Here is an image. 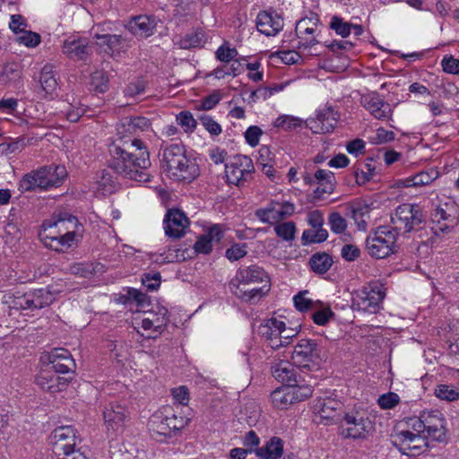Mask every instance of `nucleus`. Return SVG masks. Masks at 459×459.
Returning a JSON list of instances; mask_svg holds the SVG:
<instances>
[{"mask_svg": "<svg viewBox=\"0 0 459 459\" xmlns=\"http://www.w3.org/2000/svg\"><path fill=\"white\" fill-rule=\"evenodd\" d=\"M131 147L134 148V152L114 144L110 150L112 159L109 160V168L126 178L138 182L150 181V175L147 173L151 166L149 152L137 138L131 141Z\"/></svg>", "mask_w": 459, "mask_h": 459, "instance_id": "nucleus-1", "label": "nucleus"}, {"mask_svg": "<svg viewBox=\"0 0 459 459\" xmlns=\"http://www.w3.org/2000/svg\"><path fill=\"white\" fill-rule=\"evenodd\" d=\"M78 219L66 211L55 212L49 220H45L39 233L45 247L63 252L76 241Z\"/></svg>", "mask_w": 459, "mask_h": 459, "instance_id": "nucleus-2", "label": "nucleus"}, {"mask_svg": "<svg viewBox=\"0 0 459 459\" xmlns=\"http://www.w3.org/2000/svg\"><path fill=\"white\" fill-rule=\"evenodd\" d=\"M230 288L238 298L255 302L270 290V278L262 267L253 264L240 268L230 282Z\"/></svg>", "mask_w": 459, "mask_h": 459, "instance_id": "nucleus-3", "label": "nucleus"}, {"mask_svg": "<svg viewBox=\"0 0 459 459\" xmlns=\"http://www.w3.org/2000/svg\"><path fill=\"white\" fill-rule=\"evenodd\" d=\"M161 167L178 181L191 182L198 175L197 165L186 157L185 146L181 144H171L163 150Z\"/></svg>", "mask_w": 459, "mask_h": 459, "instance_id": "nucleus-4", "label": "nucleus"}, {"mask_svg": "<svg viewBox=\"0 0 459 459\" xmlns=\"http://www.w3.org/2000/svg\"><path fill=\"white\" fill-rule=\"evenodd\" d=\"M66 176L64 166H43L37 170L25 174L19 183L21 192L32 191L36 188L47 189L58 186Z\"/></svg>", "mask_w": 459, "mask_h": 459, "instance_id": "nucleus-5", "label": "nucleus"}, {"mask_svg": "<svg viewBox=\"0 0 459 459\" xmlns=\"http://www.w3.org/2000/svg\"><path fill=\"white\" fill-rule=\"evenodd\" d=\"M391 222L394 225L391 228L397 232L407 234L411 231H418L424 228L426 224L425 218L417 204H403L395 209V212L391 217Z\"/></svg>", "mask_w": 459, "mask_h": 459, "instance_id": "nucleus-6", "label": "nucleus"}, {"mask_svg": "<svg viewBox=\"0 0 459 459\" xmlns=\"http://www.w3.org/2000/svg\"><path fill=\"white\" fill-rule=\"evenodd\" d=\"M397 232L389 226H379L366 238L368 253L377 259H382L396 252Z\"/></svg>", "mask_w": 459, "mask_h": 459, "instance_id": "nucleus-7", "label": "nucleus"}, {"mask_svg": "<svg viewBox=\"0 0 459 459\" xmlns=\"http://www.w3.org/2000/svg\"><path fill=\"white\" fill-rule=\"evenodd\" d=\"M385 296V291L377 284L363 287L352 294L351 307L354 309L375 314L379 310Z\"/></svg>", "mask_w": 459, "mask_h": 459, "instance_id": "nucleus-8", "label": "nucleus"}, {"mask_svg": "<svg viewBox=\"0 0 459 459\" xmlns=\"http://www.w3.org/2000/svg\"><path fill=\"white\" fill-rule=\"evenodd\" d=\"M291 359L293 364L299 368L310 370L313 367H316L319 359L317 343L311 339L300 340L294 348Z\"/></svg>", "mask_w": 459, "mask_h": 459, "instance_id": "nucleus-9", "label": "nucleus"}, {"mask_svg": "<svg viewBox=\"0 0 459 459\" xmlns=\"http://www.w3.org/2000/svg\"><path fill=\"white\" fill-rule=\"evenodd\" d=\"M342 421L346 424L342 426L341 434L345 438H366L372 429L371 420L368 418L359 416L358 413H345Z\"/></svg>", "mask_w": 459, "mask_h": 459, "instance_id": "nucleus-10", "label": "nucleus"}, {"mask_svg": "<svg viewBox=\"0 0 459 459\" xmlns=\"http://www.w3.org/2000/svg\"><path fill=\"white\" fill-rule=\"evenodd\" d=\"M254 171L252 160L247 156H235L230 163L225 165V174L230 184L238 186L241 182L247 181Z\"/></svg>", "mask_w": 459, "mask_h": 459, "instance_id": "nucleus-11", "label": "nucleus"}, {"mask_svg": "<svg viewBox=\"0 0 459 459\" xmlns=\"http://www.w3.org/2000/svg\"><path fill=\"white\" fill-rule=\"evenodd\" d=\"M339 118L340 114L329 106L318 110L316 118H309L304 124L314 134H326L334 129Z\"/></svg>", "mask_w": 459, "mask_h": 459, "instance_id": "nucleus-12", "label": "nucleus"}, {"mask_svg": "<svg viewBox=\"0 0 459 459\" xmlns=\"http://www.w3.org/2000/svg\"><path fill=\"white\" fill-rule=\"evenodd\" d=\"M127 409L118 403H109L103 411V419L108 432H122L128 417Z\"/></svg>", "mask_w": 459, "mask_h": 459, "instance_id": "nucleus-13", "label": "nucleus"}, {"mask_svg": "<svg viewBox=\"0 0 459 459\" xmlns=\"http://www.w3.org/2000/svg\"><path fill=\"white\" fill-rule=\"evenodd\" d=\"M48 365L56 373L74 375L75 362L70 351L64 348H55L47 355Z\"/></svg>", "mask_w": 459, "mask_h": 459, "instance_id": "nucleus-14", "label": "nucleus"}, {"mask_svg": "<svg viewBox=\"0 0 459 459\" xmlns=\"http://www.w3.org/2000/svg\"><path fill=\"white\" fill-rule=\"evenodd\" d=\"M361 105L377 119L388 120L392 116V108L378 93L365 94L360 100Z\"/></svg>", "mask_w": 459, "mask_h": 459, "instance_id": "nucleus-15", "label": "nucleus"}, {"mask_svg": "<svg viewBox=\"0 0 459 459\" xmlns=\"http://www.w3.org/2000/svg\"><path fill=\"white\" fill-rule=\"evenodd\" d=\"M255 23L258 31L266 36H275L284 25L283 19L275 11H261Z\"/></svg>", "mask_w": 459, "mask_h": 459, "instance_id": "nucleus-16", "label": "nucleus"}, {"mask_svg": "<svg viewBox=\"0 0 459 459\" xmlns=\"http://www.w3.org/2000/svg\"><path fill=\"white\" fill-rule=\"evenodd\" d=\"M189 221L183 212L178 209L168 211L164 219L165 233L169 237L179 238L185 234Z\"/></svg>", "mask_w": 459, "mask_h": 459, "instance_id": "nucleus-17", "label": "nucleus"}, {"mask_svg": "<svg viewBox=\"0 0 459 459\" xmlns=\"http://www.w3.org/2000/svg\"><path fill=\"white\" fill-rule=\"evenodd\" d=\"M271 372L276 380L283 383L285 385H290L292 383H304L306 381L305 378L298 373L294 365L288 361L281 360L276 363H272Z\"/></svg>", "mask_w": 459, "mask_h": 459, "instance_id": "nucleus-18", "label": "nucleus"}, {"mask_svg": "<svg viewBox=\"0 0 459 459\" xmlns=\"http://www.w3.org/2000/svg\"><path fill=\"white\" fill-rule=\"evenodd\" d=\"M53 450L61 456V451L75 446V432L71 426H61L53 431Z\"/></svg>", "mask_w": 459, "mask_h": 459, "instance_id": "nucleus-19", "label": "nucleus"}, {"mask_svg": "<svg viewBox=\"0 0 459 459\" xmlns=\"http://www.w3.org/2000/svg\"><path fill=\"white\" fill-rule=\"evenodd\" d=\"M426 432L434 440L442 441L446 435L445 420L439 411L425 412Z\"/></svg>", "mask_w": 459, "mask_h": 459, "instance_id": "nucleus-20", "label": "nucleus"}, {"mask_svg": "<svg viewBox=\"0 0 459 459\" xmlns=\"http://www.w3.org/2000/svg\"><path fill=\"white\" fill-rule=\"evenodd\" d=\"M392 443L399 447L400 451L407 454V450H420L425 440L418 434H414L409 430H403L393 436Z\"/></svg>", "mask_w": 459, "mask_h": 459, "instance_id": "nucleus-21", "label": "nucleus"}, {"mask_svg": "<svg viewBox=\"0 0 459 459\" xmlns=\"http://www.w3.org/2000/svg\"><path fill=\"white\" fill-rule=\"evenodd\" d=\"M63 53L70 58L85 60L89 56V46L86 39L70 37L63 44Z\"/></svg>", "mask_w": 459, "mask_h": 459, "instance_id": "nucleus-22", "label": "nucleus"}, {"mask_svg": "<svg viewBox=\"0 0 459 459\" xmlns=\"http://www.w3.org/2000/svg\"><path fill=\"white\" fill-rule=\"evenodd\" d=\"M156 26L155 20L146 16L139 15L134 17L126 25L128 30L136 37L147 38L153 34Z\"/></svg>", "mask_w": 459, "mask_h": 459, "instance_id": "nucleus-23", "label": "nucleus"}, {"mask_svg": "<svg viewBox=\"0 0 459 459\" xmlns=\"http://www.w3.org/2000/svg\"><path fill=\"white\" fill-rule=\"evenodd\" d=\"M342 408V404L341 402L333 399H325L320 403L318 414L322 420H327L326 424L337 423L342 420L343 418L339 412Z\"/></svg>", "mask_w": 459, "mask_h": 459, "instance_id": "nucleus-24", "label": "nucleus"}, {"mask_svg": "<svg viewBox=\"0 0 459 459\" xmlns=\"http://www.w3.org/2000/svg\"><path fill=\"white\" fill-rule=\"evenodd\" d=\"M151 122L143 117H126L121 120L117 127L118 134H136L139 132L148 130Z\"/></svg>", "mask_w": 459, "mask_h": 459, "instance_id": "nucleus-25", "label": "nucleus"}, {"mask_svg": "<svg viewBox=\"0 0 459 459\" xmlns=\"http://www.w3.org/2000/svg\"><path fill=\"white\" fill-rule=\"evenodd\" d=\"M94 38L100 40L98 43L100 47H107L105 52L109 55L113 54L115 51L122 49L125 46V42L126 41V39L121 35L100 33V31H97L94 34Z\"/></svg>", "mask_w": 459, "mask_h": 459, "instance_id": "nucleus-26", "label": "nucleus"}, {"mask_svg": "<svg viewBox=\"0 0 459 459\" xmlns=\"http://www.w3.org/2000/svg\"><path fill=\"white\" fill-rule=\"evenodd\" d=\"M163 414H154L148 422V429L154 438L158 437H170L173 434L171 427Z\"/></svg>", "mask_w": 459, "mask_h": 459, "instance_id": "nucleus-27", "label": "nucleus"}, {"mask_svg": "<svg viewBox=\"0 0 459 459\" xmlns=\"http://www.w3.org/2000/svg\"><path fill=\"white\" fill-rule=\"evenodd\" d=\"M282 453V440L276 437L271 438L264 446L255 449V455L261 459H278Z\"/></svg>", "mask_w": 459, "mask_h": 459, "instance_id": "nucleus-28", "label": "nucleus"}, {"mask_svg": "<svg viewBox=\"0 0 459 459\" xmlns=\"http://www.w3.org/2000/svg\"><path fill=\"white\" fill-rule=\"evenodd\" d=\"M55 298L52 292L48 290H35L31 293V299H26V305L29 308H42L49 306Z\"/></svg>", "mask_w": 459, "mask_h": 459, "instance_id": "nucleus-29", "label": "nucleus"}, {"mask_svg": "<svg viewBox=\"0 0 459 459\" xmlns=\"http://www.w3.org/2000/svg\"><path fill=\"white\" fill-rule=\"evenodd\" d=\"M309 264L313 272L324 274L331 268L333 258L326 253H316L310 257Z\"/></svg>", "mask_w": 459, "mask_h": 459, "instance_id": "nucleus-30", "label": "nucleus"}, {"mask_svg": "<svg viewBox=\"0 0 459 459\" xmlns=\"http://www.w3.org/2000/svg\"><path fill=\"white\" fill-rule=\"evenodd\" d=\"M291 398L293 396L290 394L287 385L279 387L271 393L273 406L280 410L287 409L289 405L292 404Z\"/></svg>", "mask_w": 459, "mask_h": 459, "instance_id": "nucleus-31", "label": "nucleus"}, {"mask_svg": "<svg viewBox=\"0 0 459 459\" xmlns=\"http://www.w3.org/2000/svg\"><path fill=\"white\" fill-rule=\"evenodd\" d=\"M287 386L290 394L293 396V398H291L292 404L307 399L313 393L312 386L303 383H292Z\"/></svg>", "mask_w": 459, "mask_h": 459, "instance_id": "nucleus-32", "label": "nucleus"}, {"mask_svg": "<svg viewBox=\"0 0 459 459\" xmlns=\"http://www.w3.org/2000/svg\"><path fill=\"white\" fill-rule=\"evenodd\" d=\"M39 82L42 90L47 94H51L56 89L57 82L53 74L51 65H46L41 69Z\"/></svg>", "mask_w": 459, "mask_h": 459, "instance_id": "nucleus-33", "label": "nucleus"}, {"mask_svg": "<svg viewBox=\"0 0 459 459\" xmlns=\"http://www.w3.org/2000/svg\"><path fill=\"white\" fill-rule=\"evenodd\" d=\"M55 375L50 374L47 371H42L36 378V383L39 387L51 394L58 393V385L54 382Z\"/></svg>", "mask_w": 459, "mask_h": 459, "instance_id": "nucleus-34", "label": "nucleus"}, {"mask_svg": "<svg viewBox=\"0 0 459 459\" xmlns=\"http://www.w3.org/2000/svg\"><path fill=\"white\" fill-rule=\"evenodd\" d=\"M437 177V172L431 170L429 172L421 171L411 178L406 179L407 186H420L431 183Z\"/></svg>", "mask_w": 459, "mask_h": 459, "instance_id": "nucleus-35", "label": "nucleus"}, {"mask_svg": "<svg viewBox=\"0 0 459 459\" xmlns=\"http://www.w3.org/2000/svg\"><path fill=\"white\" fill-rule=\"evenodd\" d=\"M204 42V34L202 30H196L186 34L180 39L179 45L182 48L187 49L200 47Z\"/></svg>", "mask_w": 459, "mask_h": 459, "instance_id": "nucleus-36", "label": "nucleus"}, {"mask_svg": "<svg viewBox=\"0 0 459 459\" xmlns=\"http://www.w3.org/2000/svg\"><path fill=\"white\" fill-rule=\"evenodd\" d=\"M375 168L368 163L359 164L354 170V177L358 185H364L368 182L373 176Z\"/></svg>", "mask_w": 459, "mask_h": 459, "instance_id": "nucleus-37", "label": "nucleus"}, {"mask_svg": "<svg viewBox=\"0 0 459 459\" xmlns=\"http://www.w3.org/2000/svg\"><path fill=\"white\" fill-rule=\"evenodd\" d=\"M302 124L303 121L299 117L283 115L276 118L273 126L275 127L283 128L285 130H293L301 126Z\"/></svg>", "mask_w": 459, "mask_h": 459, "instance_id": "nucleus-38", "label": "nucleus"}, {"mask_svg": "<svg viewBox=\"0 0 459 459\" xmlns=\"http://www.w3.org/2000/svg\"><path fill=\"white\" fill-rule=\"evenodd\" d=\"M433 220L436 221L438 224L441 223V221H447V223H445L439 227V230L442 232L450 231V229L453 228L454 224L455 223V218L450 214H447L446 212L442 208H437L435 210L433 213Z\"/></svg>", "mask_w": 459, "mask_h": 459, "instance_id": "nucleus-39", "label": "nucleus"}, {"mask_svg": "<svg viewBox=\"0 0 459 459\" xmlns=\"http://www.w3.org/2000/svg\"><path fill=\"white\" fill-rule=\"evenodd\" d=\"M98 264L92 263H78L71 266V272L80 277L88 278L97 272Z\"/></svg>", "mask_w": 459, "mask_h": 459, "instance_id": "nucleus-40", "label": "nucleus"}, {"mask_svg": "<svg viewBox=\"0 0 459 459\" xmlns=\"http://www.w3.org/2000/svg\"><path fill=\"white\" fill-rule=\"evenodd\" d=\"M435 394L437 398L448 402H454L459 398L458 391L447 385H437L435 389Z\"/></svg>", "mask_w": 459, "mask_h": 459, "instance_id": "nucleus-41", "label": "nucleus"}, {"mask_svg": "<svg viewBox=\"0 0 459 459\" xmlns=\"http://www.w3.org/2000/svg\"><path fill=\"white\" fill-rule=\"evenodd\" d=\"M274 230L278 237L286 241L292 240L295 236L296 227L292 221L283 222L275 226Z\"/></svg>", "mask_w": 459, "mask_h": 459, "instance_id": "nucleus-42", "label": "nucleus"}, {"mask_svg": "<svg viewBox=\"0 0 459 459\" xmlns=\"http://www.w3.org/2000/svg\"><path fill=\"white\" fill-rule=\"evenodd\" d=\"M100 176L98 177V189H101L106 193L111 194L116 189L115 181L112 179L111 174L107 170H102Z\"/></svg>", "mask_w": 459, "mask_h": 459, "instance_id": "nucleus-43", "label": "nucleus"}, {"mask_svg": "<svg viewBox=\"0 0 459 459\" xmlns=\"http://www.w3.org/2000/svg\"><path fill=\"white\" fill-rule=\"evenodd\" d=\"M307 293V290L299 291L293 298L294 306L300 312H305L314 307L315 302L306 297Z\"/></svg>", "mask_w": 459, "mask_h": 459, "instance_id": "nucleus-44", "label": "nucleus"}, {"mask_svg": "<svg viewBox=\"0 0 459 459\" xmlns=\"http://www.w3.org/2000/svg\"><path fill=\"white\" fill-rule=\"evenodd\" d=\"M331 230L336 234H341L347 228L346 220L339 212H332L328 218Z\"/></svg>", "mask_w": 459, "mask_h": 459, "instance_id": "nucleus-45", "label": "nucleus"}, {"mask_svg": "<svg viewBox=\"0 0 459 459\" xmlns=\"http://www.w3.org/2000/svg\"><path fill=\"white\" fill-rule=\"evenodd\" d=\"M241 64L238 60H234L227 70H225L224 67H217L216 69H214L212 74L218 79H222L226 75L230 74L233 76H237L241 73Z\"/></svg>", "mask_w": 459, "mask_h": 459, "instance_id": "nucleus-46", "label": "nucleus"}, {"mask_svg": "<svg viewBox=\"0 0 459 459\" xmlns=\"http://www.w3.org/2000/svg\"><path fill=\"white\" fill-rule=\"evenodd\" d=\"M91 85L100 92H105L108 86V78L102 71H97L91 75Z\"/></svg>", "mask_w": 459, "mask_h": 459, "instance_id": "nucleus-47", "label": "nucleus"}, {"mask_svg": "<svg viewBox=\"0 0 459 459\" xmlns=\"http://www.w3.org/2000/svg\"><path fill=\"white\" fill-rule=\"evenodd\" d=\"M165 421L169 422V425L171 427V430L173 433H176L181 429H183L186 426L188 425L190 421V418L186 416H177L172 414L171 416H165Z\"/></svg>", "mask_w": 459, "mask_h": 459, "instance_id": "nucleus-48", "label": "nucleus"}, {"mask_svg": "<svg viewBox=\"0 0 459 459\" xmlns=\"http://www.w3.org/2000/svg\"><path fill=\"white\" fill-rule=\"evenodd\" d=\"M247 255V244H234L226 250L225 255L230 261H238Z\"/></svg>", "mask_w": 459, "mask_h": 459, "instance_id": "nucleus-49", "label": "nucleus"}, {"mask_svg": "<svg viewBox=\"0 0 459 459\" xmlns=\"http://www.w3.org/2000/svg\"><path fill=\"white\" fill-rule=\"evenodd\" d=\"M215 55L216 58L221 62L229 63L238 56V50L235 48H230L224 44L217 49Z\"/></svg>", "mask_w": 459, "mask_h": 459, "instance_id": "nucleus-50", "label": "nucleus"}, {"mask_svg": "<svg viewBox=\"0 0 459 459\" xmlns=\"http://www.w3.org/2000/svg\"><path fill=\"white\" fill-rule=\"evenodd\" d=\"M330 27L343 38L350 35L351 29V25L350 23L342 22V20L337 16H333L332 18Z\"/></svg>", "mask_w": 459, "mask_h": 459, "instance_id": "nucleus-51", "label": "nucleus"}, {"mask_svg": "<svg viewBox=\"0 0 459 459\" xmlns=\"http://www.w3.org/2000/svg\"><path fill=\"white\" fill-rule=\"evenodd\" d=\"M160 273H147L143 275L142 282L148 290H156L160 285Z\"/></svg>", "mask_w": 459, "mask_h": 459, "instance_id": "nucleus-52", "label": "nucleus"}, {"mask_svg": "<svg viewBox=\"0 0 459 459\" xmlns=\"http://www.w3.org/2000/svg\"><path fill=\"white\" fill-rule=\"evenodd\" d=\"M199 119L204 127L212 134L219 135L221 133V126L208 115H203L199 117Z\"/></svg>", "mask_w": 459, "mask_h": 459, "instance_id": "nucleus-53", "label": "nucleus"}, {"mask_svg": "<svg viewBox=\"0 0 459 459\" xmlns=\"http://www.w3.org/2000/svg\"><path fill=\"white\" fill-rule=\"evenodd\" d=\"M334 316V313L332 311L330 307H325L321 310L316 311L312 315L314 322L318 325H326L331 318Z\"/></svg>", "mask_w": 459, "mask_h": 459, "instance_id": "nucleus-54", "label": "nucleus"}, {"mask_svg": "<svg viewBox=\"0 0 459 459\" xmlns=\"http://www.w3.org/2000/svg\"><path fill=\"white\" fill-rule=\"evenodd\" d=\"M319 186L313 192V199L314 200H321L323 199L324 194H332L335 187V180L321 182L318 184Z\"/></svg>", "mask_w": 459, "mask_h": 459, "instance_id": "nucleus-55", "label": "nucleus"}, {"mask_svg": "<svg viewBox=\"0 0 459 459\" xmlns=\"http://www.w3.org/2000/svg\"><path fill=\"white\" fill-rule=\"evenodd\" d=\"M22 35L18 38L20 43L24 44L27 47H36L40 42V36L30 30H23L21 32Z\"/></svg>", "mask_w": 459, "mask_h": 459, "instance_id": "nucleus-56", "label": "nucleus"}, {"mask_svg": "<svg viewBox=\"0 0 459 459\" xmlns=\"http://www.w3.org/2000/svg\"><path fill=\"white\" fill-rule=\"evenodd\" d=\"M262 134L263 131L260 127L256 126H251L247 129L245 133V138L250 146L255 147L259 143V139Z\"/></svg>", "mask_w": 459, "mask_h": 459, "instance_id": "nucleus-57", "label": "nucleus"}, {"mask_svg": "<svg viewBox=\"0 0 459 459\" xmlns=\"http://www.w3.org/2000/svg\"><path fill=\"white\" fill-rule=\"evenodd\" d=\"M177 119L181 126L186 128V131H193L197 126L196 120L189 111L180 112Z\"/></svg>", "mask_w": 459, "mask_h": 459, "instance_id": "nucleus-58", "label": "nucleus"}, {"mask_svg": "<svg viewBox=\"0 0 459 459\" xmlns=\"http://www.w3.org/2000/svg\"><path fill=\"white\" fill-rule=\"evenodd\" d=\"M399 396L394 393H387L378 398V404L382 409H392L399 403Z\"/></svg>", "mask_w": 459, "mask_h": 459, "instance_id": "nucleus-59", "label": "nucleus"}, {"mask_svg": "<svg viewBox=\"0 0 459 459\" xmlns=\"http://www.w3.org/2000/svg\"><path fill=\"white\" fill-rule=\"evenodd\" d=\"M312 20L307 18L301 19L298 22L295 29L298 38L303 39L305 34H313L315 32L314 28L310 26Z\"/></svg>", "mask_w": 459, "mask_h": 459, "instance_id": "nucleus-60", "label": "nucleus"}, {"mask_svg": "<svg viewBox=\"0 0 459 459\" xmlns=\"http://www.w3.org/2000/svg\"><path fill=\"white\" fill-rule=\"evenodd\" d=\"M195 249L197 253L210 254L212 250V242L205 234L201 235L195 244Z\"/></svg>", "mask_w": 459, "mask_h": 459, "instance_id": "nucleus-61", "label": "nucleus"}, {"mask_svg": "<svg viewBox=\"0 0 459 459\" xmlns=\"http://www.w3.org/2000/svg\"><path fill=\"white\" fill-rule=\"evenodd\" d=\"M444 72L451 74H459V59L454 56H445L441 62Z\"/></svg>", "mask_w": 459, "mask_h": 459, "instance_id": "nucleus-62", "label": "nucleus"}, {"mask_svg": "<svg viewBox=\"0 0 459 459\" xmlns=\"http://www.w3.org/2000/svg\"><path fill=\"white\" fill-rule=\"evenodd\" d=\"M171 394L180 405H186L189 402V392L185 385L171 389Z\"/></svg>", "mask_w": 459, "mask_h": 459, "instance_id": "nucleus-63", "label": "nucleus"}, {"mask_svg": "<svg viewBox=\"0 0 459 459\" xmlns=\"http://www.w3.org/2000/svg\"><path fill=\"white\" fill-rule=\"evenodd\" d=\"M221 100V94L219 91H214L212 94L206 96L202 100L201 108L204 110H210L215 107Z\"/></svg>", "mask_w": 459, "mask_h": 459, "instance_id": "nucleus-64", "label": "nucleus"}]
</instances>
